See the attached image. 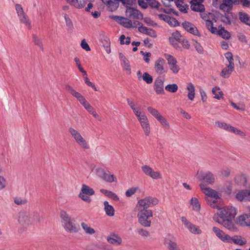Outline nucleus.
I'll use <instances>...</instances> for the list:
<instances>
[{"mask_svg":"<svg viewBox=\"0 0 250 250\" xmlns=\"http://www.w3.org/2000/svg\"><path fill=\"white\" fill-rule=\"evenodd\" d=\"M236 215V210L233 207H225L220 208L219 211L215 213L213 217L214 221L223 225L226 228L231 231L236 229L233 220Z\"/></svg>","mask_w":250,"mask_h":250,"instance_id":"nucleus-1","label":"nucleus"},{"mask_svg":"<svg viewBox=\"0 0 250 250\" xmlns=\"http://www.w3.org/2000/svg\"><path fill=\"white\" fill-rule=\"evenodd\" d=\"M60 218L62 226L66 232L76 233L80 229L79 224L76 223L65 211L63 210L61 211Z\"/></svg>","mask_w":250,"mask_h":250,"instance_id":"nucleus-2","label":"nucleus"},{"mask_svg":"<svg viewBox=\"0 0 250 250\" xmlns=\"http://www.w3.org/2000/svg\"><path fill=\"white\" fill-rule=\"evenodd\" d=\"M40 221L39 215L37 213L33 215L26 211H21L18 215V221L23 226H27L34 223L35 220Z\"/></svg>","mask_w":250,"mask_h":250,"instance_id":"nucleus-3","label":"nucleus"},{"mask_svg":"<svg viewBox=\"0 0 250 250\" xmlns=\"http://www.w3.org/2000/svg\"><path fill=\"white\" fill-rule=\"evenodd\" d=\"M68 132L79 146L84 149L90 148L88 142L83 137L78 129L70 127L68 128Z\"/></svg>","mask_w":250,"mask_h":250,"instance_id":"nucleus-4","label":"nucleus"},{"mask_svg":"<svg viewBox=\"0 0 250 250\" xmlns=\"http://www.w3.org/2000/svg\"><path fill=\"white\" fill-rule=\"evenodd\" d=\"M152 216L151 210H140L137 214L139 223L145 227H150Z\"/></svg>","mask_w":250,"mask_h":250,"instance_id":"nucleus-5","label":"nucleus"},{"mask_svg":"<svg viewBox=\"0 0 250 250\" xmlns=\"http://www.w3.org/2000/svg\"><path fill=\"white\" fill-rule=\"evenodd\" d=\"M158 203V200L156 198L147 197L143 199L140 200L137 203L138 210H148L149 207H153Z\"/></svg>","mask_w":250,"mask_h":250,"instance_id":"nucleus-6","label":"nucleus"},{"mask_svg":"<svg viewBox=\"0 0 250 250\" xmlns=\"http://www.w3.org/2000/svg\"><path fill=\"white\" fill-rule=\"evenodd\" d=\"M136 117L141 125L145 134L146 136H149L150 133V125L145 113L143 111L141 113L136 115Z\"/></svg>","mask_w":250,"mask_h":250,"instance_id":"nucleus-7","label":"nucleus"},{"mask_svg":"<svg viewBox=\"0 0 250 250\" xmlns=\"http://www.w3.org/2000/svg\"><path fill=\"white\" fill-rule=\"evenodd\" d=\"M94 194L95 191L92 188L83 184L79 194V197L85 202L90 203L91 199L90 196L94 195Z\"/></svg>","mask_w":250,"mask_h":250,"instance_id":"nucleus-8","label":"nucleus"},{"mask_svg":"<svg viewBox=\"0 0 250 250\" xmlns=\"http://www.w3.org/2000/svg\"><path fill=\"white\" fill-rule=\"evenodd\" d=\"M215 125L218 127H220L228 131L233 133L235 134L239 135L242 137H244L246 136L245 133L242 131L241 130H239L226 123L217 121L215 122Z\"/></svg>","mask_w":250,"mask_h":250,"instance_id":"nucleus-9","label":"nucleus"},{"mask_svg":"<svg viewBox=\"0 0 250 250\" xmlns=\"http://www.w3.org/2000/svg\"><path fill=\"white\" fill-rule=\"evenodd\" d=\"M143 173L146 176L150 177L154 180L160 179L162 178V175L160 171H154V170L148 165H143L141 167Z\"/></svg>","mask_w":250,"mask_h":250,"instance_id":"nucleus-10","label":"nucleus"},{"mask_svg":"<svg viewBox=\"0 0 250 250\" xmlns=\"http://www.w3.org/2000/svg\"><path fill=\"white\" fill-rule=\"evenodd\" d=\"M96 172L98 176L107 183H112L113 182H117V181L115 176L113 174H111L109 172H106L103 169L97 168Z\"/></svg>","mask_w":250,"mask_h":250,"instance_id":"nucleus-11","label":"nucleus"},{"mask_svg":"<svg viewBox=\"0 0 250 250\" xmlns=\"http://www.w3.org/2000/svg\"><path fill=\"white\" fill-rule=\"evenodd\" d=\"M181 221L185 227L192 233L200 234L202 233L199 227L197 226L188 221L185 217H181Z\"/></svg>","mask_w":250,"mask_h":250,"instance_id":"nucleus-12","label":"nucleus"},{"mask_svg":"<svg viewBox=\"0 0 250 250\" xmlns=\"http://www.w3.org/2000/svg\"><path fill=\"white\" fill-rule=\"evenodd\" d=\"M165 58L167 61V63L169 69L174 74H177L180 70V67L177 65L176 59L172 56L169 54H165Z\"/></svg>","mask_w":250,"mask_h":250,"instance_id":"nucleus-13","label":"nucleus"},{"mask_svg":"<svg viewBox=\"0 0 250 250\" xmlns=\"http://www.w3.org/2000/svg\"><path fill=\"white\" fill-rule=\"evenodd\" d=\"M197 178L199 180H204L209 184L212 185L214 183L215 178L214 175L210 171L204 172L200 171L197 174Z\"/></svg>","mask_w":250,"mask_h":250,"instance_id":"nucleus-14","label":"nucleus"},{"mask_svg":"<svg viewBox=\"0 0 250 250\" xmlns=\"http://www.w3.org/2000/svg\"><path fill=\"white\" fill-rule=\"evenodd\" d=\"M200 188L202 192L206 195L215 199H219L221 197V194L216 190L208 187L204 184L200 185Z\"/></svg>","mask_w":250,"mask_h":250,"instance_id":"nucleus-15","label":"nucleus"},{"mask_svg":"<svg viewBox=\"0 0 250 250\" xmlns=\"http://www.w3.org/2000/svg\"><path fill=\"white\" fill-rule=\"evenodd\" d=\"M165 60L160 58L155 62L154 69L155 72L158 74H163L166 72L167 68L165 67Z\"/></svg>","mask_w":250,"mask_h":250,"instance_id":"nucleus-16","label":"nucleus"},{"mask_svg":"<svg viewBox=\"0 0 250 250\" xmlns=\"http://www.w3.org/2000/svg\"><path fill=\"white\" fill-rule=\"evenodd\" d=\"M125 13L126 15L130 18L138 20H143L144 19L142 13L138 9L133 7L126 8Z\"/></svg>","mask_w":250,"mask_h":250,"instance_id":"nucleus-17","label":"nucleus"},{"mask_svg":"<svg viewBox=\"0 0 250 250\" xmlns=\"http://www.w3.org/2000/svg\"><path fill=\"white\" fill-rule=\"evenodd\" d=\"M110 18L125 28H129L133 27L131 21L127 18L118 16H112Z\"/></svg>","mask_w":250,"mask_h":250,"instance_id":"nucleus-18","label":"nucleus"},{"mask_svg":"<svg viewBox=\"0 0 250 250\" xmlns=\"http://www.w3.org/2000/svg\"><path fill=\"white\" fill-rule=\"evenodd\" d=\"M107 241L115 246H120L122 243V239L118 234L112 232L106 238Z\"/></svg>","mask_w":250,"mask_h":250,"instance_id":"nucleus-19","label":"nucleus"},{"mask_svg":"<svg viewBox=\"0 0 250 250\" xmlns=\"http://www.w3.org/2000/svg\"><path fill=\"white\" fill-rule=\"evenodd\" d=\"M165 244L169 250H172L178 247L176 237L170 234H167L165 238Z\"/></svg>","mask_w":250,"mask_h":250,"instance_id":"nucleus-20","label":"nucleus"},{"mask_svg":"<svg viewBox=\"0 0 250 250\" xmlns=\"http://www.w3.org/2000/svg\"><path fill=\"white\" fill-rule=\"evenodd\" d=\"M236 199L240 202H250V190H239L235 195Z\"/></svg>","mask_w":250,"mask_h":250,"instance_id":"nucleus-21","label":"nucleus"},{"mask_svg":"<svg viewBox=\"0 0 250 250\" xmlns=\"http://www.w3.org/2000/svg\"><path fill=\"white\" fill-rule=\"evenodd\" d=\"M109 11H116L119 6L120 0H101Z\"/></svg>","mask_w":250,"mask_h":250,"instance_id":"nucleus-22","label":"nucleus"},{"mask_svg":"<svg viewBox=\"0 0 250 250\" xmlns=\"http://www.w3.org/2000/svg\"><path fill=\"white\" fill-rule=\"evenodd\" d=\"M212 231L215 235L224 242L227 243L230 240V236L225 233L219 228L216 227L212 228Z\"/></svg>","mask_w":250,"mask_h":250,"instance_id":"nucleus-23","label":"nucleus"},{"mask_svg":"<svg viewBox=\"0 0 250 250\" xmlns=\"http://www.w3.org/2000/svg\"><path fill=\"white\" fill-rule=\"evenodd\" d=\"M203 0H192L191 1V9L196 12H203L205 10L204 5L203 4Z\"/></svg>","mask_w":250,"mask_h":250,"instance_id":"nucleus-24","label":"nucleus"},{"mask_svg":"<svg viewBox=\"0 0 250 250\" xmlns=\"http://www.w3.org/2000/svg\"><path fill=\"white\" fill-rule=\"evenodd\" d=\"M126 101L128 105L131 108L135 116L143 112L141 107L137 106V104L133 100L128 98L126 99Z\"/></svg>","mask_w":250,"mask_h":250,"instance_id":"nucleus-25","label":"nucleus"},{"mask_svg":"<svg viewBox=\"0 0 250 250\" xmlns=\"http://www.w3.org/2000/svg\"><path fill=\"white\" fill-rule=\"evenodd\" d=\"M154 89L157 94H161L164 93V82L160 78H157L154 84Z\"/></svg>","mask_w":250,"mask_h":250,"instance_id":"nucleus-26","label":"nucleus"},{"mask_svg":"<svg viewBox=\"0 0 250 250\" xmlns=\"http://www.w3.org/2000/svg\"><path fill=\"white\" fill-rule=\"evenodd\" d=\"M183 27L187 31L193 35H196L198 33L197 28L191 23L185 21L182 23Z\"/></svg>","mask_w":250,"mask_h":250,"instance_id":"nucleus-27","label":"nucleus"},{"mask_svg":"<svg viewBox=\"0 0 250 250\" xmlns=\"http://www.w3.org/2000/svg\"><path fill=\"white\" fill-rule=\"evenodd\" d=\"M234 70V66L228 65V64L226 63V67L222 69L220 75L224 78H229Z\"/></svg>","mask_w":250,"mask_h":250,"instance_id":"nucleus-28","label":"nucleus"},{"mask_svg":"<svg viewBox=\"0 0 250 250\" xmlns=\"http://www.w3.org/2000/svg\"><path fill=\"white\" fill-rule=\"evenodd\" d=\"M119 56L123 62L122 66L124 70L126 71L128 74H130L131 69L128 60L122 53L120 54Z\"/></svg>","mask_w":250,"mask_h":250,"instance_id":"nucleus-29","label":"nucleus"},{"mask_svg":"<svg viewBox=\"0 0 250 250\" xmlns=\"http://www.w3.org/2000/svg\"><path fill=\"white\" fill-rule=\"evenodd\" d=\"M219 35L225 40H228L230 37V34L222 26H219L217 32L215 34Z\"/></svg>","mask_w":250,"mask_h":250,"instance_id":"nucleus-30","label":"nucleus"},{"mask_svg":"<svg viewBox=\"0 0 250 250\" xmlns=\"http://www.w3.org/2000/svg\"><path fill=\"white\" fill-rule=\"evenodd\" d=\"M104 205L105 214L110 217L114 216L115 210L113 206L109 205L107 201H104Z\"/></svg>","mask_w":250,"mask_h":250,"instance_id":"nucleus-31","label":"nucleus"},{"mask_svg":"<svg viewBox=\"0 0 250 250\" xmlns=\"http://www.w3.org/2000/svg\"><path fill=\"white\" fill-rule=\"evenodd\" d=\"M247 241L245 239H242L240 236H235L234 237L230 236V240L227 241V243H234L235 244L240 246H243L246 243Z\"/></svg>","mask_w":250,"mask_h":250,"instance_id":"nucleus-32","label":"nucleus"},{"mask_svg":"<svg viewBox=\"0 0 250 250\" xmlns=\"http://www.w3.org/2000/svg\"><path fill=\"white\" fill-rule=\"evenodd\" d=\"M66 1L77 8H82L86 4L83 0H66Z\"/></svg>","mask_w":250,"mask_h":250,"instance_id":"nucleus-33","label":"nucleus"},{"mask_svg":"<svg viewBox=\"0 0 250 250\" xmlns=\"http://www.w3.org/2000/svg\"><path fill=\"white\" fill-rule=\"evenodd\" d=\"M100 191L101 193L104 194L105 196L112 199L114 201H118L119 200V198L118 197L117 195L111 191L105 189H101L100 190Z\"/></svg>","mask_w":250,"mask_h":250,"instance_id":"nucleus-34","label":"nucleus"},{"mask_svg":"<svg viewBox=\"0 0 250 250\" xmlns=\"http://www.w3.org/2000/svg\"><path fill=\"white\" fill-rule=\"evenodd\" d=\"M238 223L241 226H250V222H249V215L245 214L239 216L238 219Z\"/></svg>","mask_w":250,"mask_h":250,"instance_id":"nucleus-35","label":"nucleus"},{"mask_svg":"<svg viewBox=\"0 0 250 250\" xmlns=\"http://www.w3.org/2000/svg\"><path fill=\"white\" fill-rule=\"evenodd\" d=\"M188 91V98L190 100H193L195 97V87L192 83H189L187 87Z\"/></svg>","mask_w":250,"mask_h":250,"instance_id":"nucleus-36","label":"nucleus"},{"mask_svg":"<svg viewBox=\"0 0 250 250\" xmlns=\"http://www.w3.org/2000/svg\"><path fill=\"white\" fill-rule=\"evenodd\" d=\"M190 204L192 206V209L196 211H199L201 208V206L197 198L192 197L190 201Z\"/></svg>","mask_w":250,"mask_h":250,"instance_id":"nucleus-37","label":"nucleus"},{"mask_svg":"<svg viewBox=\"0 0 250 250\" xmlns=\"http://www.w3.org/2000/svg\"><path fill=\"white\" fill-rule=\"evenodd\" d=\"M235 183L239 185H245L247 182L245 175L241 174L237 175L235 178Z\"/></svg>","mask_w":250,"mask_h":250,"instance_id":"nucleus-38","label":"nucleus"},{"mask_svg":"<svg viewBox=\"0 0 250 250\" xmlns=\"http://www.w3.org/2000/svg\"><path fill=\"white\" fill-rule=\"evenodd\" d=\"M239 19L242 22L250 26V16L247 13H240Z\"/></svg>","mask_w":250,"mask_h":250,"instance_id":"nucleus-39","label":"nucleus"},{"mask_svg":"<svg viewBox=\"0 0 250 250\" xmlns=\"http://www.w3.org/2000/svg\"><path fill=\"white\" fill-rule=\"evenodd\" d=\"M232 3L229 0H223L222 3L220 5V9L224 11H228L230 9Z\"/></svg>","mask_w":250,"mask_h":250,"instance_id":"nucleus-40","label":"nucleus"},{"mask_svg":"<svg viewBox=\"0 0 250 250\" xmlns=\"http://www.w3.org/2000/svg\"><path fill=\"white\" fill-rule=\"evenodd\" d=\"M200 16L206 22L214 19V15L211 13H205V11L200 12Z\"/></svg>","mask_w":250,"mask_h":250,"instance_id":"nucleus-41","label":"nucleus"},{"mask_svg":"<svg viewBox=\"0 0 250 250\" xmlns=\"http://www.w3.org/2000/svg\"><path fill=\"white\" fill-rule=\"evenodd\" d=\"M81 226L84 232L88 234H93L95 233V230L87 224L83 222L81 223Z\"/></svg>","mask_w":250,"mask_h":250,"instance_id":"nucleus-42","label":"nucleus"},{"mask_svg":"<svg viewBox=\"0 0 250 250\" xmlns=\"http://www.w3.org/2000/svg\"><path fill=\"white\" fill-rule=\"evenodd\" d=\"M174 3L181 12H183L184 13L187 12V10L188 9V6L185 4L183 1H179L177 0V1H174Z\"/></svg>","mask_w":250,"mask_h":250,"instance_id":"nucleus-43","label":"nucleus"},{"mask_svg":"<svg viewBox=\"0 0 250 250\" xmlns=\"http://www.w3.org/2000/svg\"><path fill=\"white\" fill-rule=\"evenodd\" d=\"M19 18L20 20L21 23L24 24L29 28H31V23L29 21L28 17L27 15H26L25 14H24L22 16H19Z\"/></svg>","mask_w":250,"mask_h":250,"instance_id":"nucleus-44","label":"nucleus"},{"mask_svg":"<svg viewBox=\"0 0 250 250\" xmlns=\"http://www.w3.org/2000/svg\"><path fill=\"white\" fill-rule=\"evenodd\" d=\"M212 92L213 95H214V98L217 99H220L223 95V92L220 90V88L217 86L213 87L212 88Z\"/></svg>","mask_w":250,"mask_h":250,"instance_id":"nucleus-45","label":"nucleus"},{"mask_svg":"<svg viewBox=\"0 0 250 250\" xmlns=\"http://www.w3.org/2000/svg\"><path fill=\"white\" fill-rule=\"evenodd\" d=\"M33 41L35 45L38 46L42 50H43V44L41 39L36 35H33Z\"/></svg>","mask_w":250,"mask_h":250,"instance_id":"nucleus-46","label":"nucleus"},{"mask_svg":"<svg viewBox=\"0 0 250 250\" xmlns=\"http://www.w3.org/2000/svg\"><path fill=\"white\" fill-rule=\"evenodd\" d=\"M157 120L160 122L161 125L166 129L169 128V124L167 121V119L164 117L162 115L159 116Z\"/></svg>","mask_w":250,"mask_h":250,"instance_id":"nucleus-47","label":"nucleus"},{"mask_svg":"<svg viewBox=\"0 0 250 250\" xmlns=\"http://www.w3.org/2000/svg\"><path fill=\"white\" fill-rule=\"evenodd\" d=\"M206 25L208 30L212 33L215 34L217 32L218 29L216 27H214L212 20L206 22Z\"/></svg>","mask_w":250,"mask_h":250,"instance_id":"nucleus-48","label":"nucleus"},{"mask_svg":"<svg viewBox=\"0 0 250 250\" xmlns=\"http://www.w3.org/2000/svg\"><path fill=\"white\" fill-rule=\"evenodd\" d=\"M207 202L208 204L212 208H216L218 210H219L221 208L218 202L216 200L211 199H208L207 200Z\"/></svg>","mask_w":250,"mask_h":250,"instance_id":"nucleus-49","label":"nucleus"},{"mask_svg":"<svg viewBox=\"0 0 250 250\" xmlns=\"http://www.w3.org/2000/svg\"><path fill=\"white\" fill-rule=\"evenodd\" d=\"M225 57L226 59L227 60L228 62V65H231L232 66H234V60L232 54L231 52H228L226 53L225 54Z\"/></svg>","mask_w":250,"mask_h":250,"instance_id":"nucleus-50","label":"nucleus"},{"mask_svg":"<svg viewBox=\"0 0 250 250\" xmlns=\"http://www.w3.org/2000/svg\"><path fill=\"white\" fill-rule=\"evenodd\" d=\"M147 111L156 119L159 117V116L161 115L157 110L152 107L149 106L147 107Z\"/></svg>","mask_w":250,"mask_h":250,"instance_id":"nucleus-51","label":"nucleus"},{"mask_svg":"<svg viewBox=\"0 0 250 250\" xmlns=\"http://www.w3.org/2000/svg\"><path fill=\"white\" fill-rule=\"evenodd\" d=\"M178 88V87L177 85L175 83L168 84L165 87L166 90L172 93L176 92L177 91Z\"/></svg>","mask_w":250,"mask_h":250,"instance_id":"nucleus-52","label":"nucleus"},{"mask_svg":"<svg viewBox=\"0 0 250 250\" xmlns=\"http://www.w3.org/2000/svg\"><path fill=\"white\" fill-rule=\"evenodd\" d=\"M64 20L65 21L66 26L69 29L72 30L74 28V26H73V23H72L71 19L69 17V16L67 14H65L64 15Z\"/></svg>","mask_w":250,"mask_h":250,"instance_id":"nucleus-53","label":"nucleus"},{"mask_svg":"<svg viewBox=\"0 0 250 250\" xmlns=\"http://www.w3.org/2000/svg\"><path fill=\"white\" fill-rule=\"evenodd\" d=\"M120 1L126 8L131 7V6L135 4L136 2V0H120Z\"/></svg>","mask_w":250,"mask_h":250,"instance_id":"nucleus-54","label":"nucleus"},{"mask_svg":"<svg viewBox=\"0 0 250 250\" xmlns=\"http://www.w3.org/2000/svg\"><path fill=\"white\" fill-rule=\"evenodd\" d=\"M142 78L147 83H151L153 82L152 77L147 72H145L143 74Z\"/></svg>","mask_w":250,"mask_h":250,"instance_id":"nucleus-55","label":"nucleus"},{"mask_svg":"<svg viewBox=\"0 0 250 250\" xmlns=\"http://www.w3.org/2000/svg\"><path fill=\"white\" fill-rule=\"evenodd\" d=\"M181 36L179 32L176 31L172 34V37L169 38V40L170 42H171L172 40H175L176 41L180 42L181 41Z\"/></svg>","mask_w":250,"mask_h":250,"instance_id":"nucleus-56","label":"nucleus"},{"mask_svg":"<svg viewBox=\"0 0 250 250\" xmlns=\"http://www.w3.org/2000/svg\"><path fill=\"white\" fill-rule=\"evenodd\" d=\"M120 43L121 44H129L131 42V39L129 37L125 38L124 35H122L120 38Z\"/></svg>","mask_w":250,"mask_h":250,"instance_id":"nucleus-57","label":"nucleus"},{"mask_svg":"<svg viewBox=\"0 0 250 250\" xmlns=\"http://www.w3.org/2000/svg\"><path fill=\"white\" fill-rule=\"evenodd\" d=\"M149 5L151 8H158L160 6V3L155 0H146Z\"/></svg>","mask_w":250,"mask_h":250,"instance_id":"nucleus-58","label":"nucleus"},{"mask_svg":"<svg viewBox=\"0 0 250 250\" xmlns=\"http://www.w3.org/2000/svg\"><path fill=\"white\" fill-rule=\"evenodd\" d=\"M138 190L137 188H131L128 189L125 192L126 196L129 197L133 195Z\"/></svg>","mask_w":250,"mask_h":250,"instance_id":"nucleus-59","label":"nucleus"},{"mask_svg":"<svg viewBox=\"0 0 250 250\" xmlns=\"http://www.w3.org/2000/svg\"><path fill=\"white\" fill-rule=\"evenodd\" d=\"M158 17L159 19L163 20L167 23L168 22L169 20H170L171 19V17L165 14H158Z\"/></svg>","mask_w":250,"mask_h":250,"instance_id":"nucleus-60","label":"nucleus"},{"mask_svg":"<svg viewBox=\"0 0 250 250\" xmlns=\"http://www.w3.org/2000/svg\"><path fill=\"white\" fill-rule=\"evenodd\" d=\"M65 89L68 92H69L74 97L76 96L78 92L71 86L69 85H66Z\"/></svg>","mask_w":250,"mask_h":250,"instance_id":"nucleus-61","label":"nucleus"},{"mask_svg":"<svg viewBox=\"0 0 250 250\" xmlns=\"http://www.w3.org/2000/svg\"><path fill=\"white\" fill-rule=\"evenodd\" d=\"M231 105L237 110L244 111L245 109V106L243 104H239L237 105L236 104L231 102Z\"/></svg>","mask_w":250,"mask_h":250,"instance_id":"nucleus-62","label":"nucleus"},{"mask_svg":"<svg viewBox=\"0 0 250 250\" xmlns=\"http://www.w3.org/2000/svg\"><path fill=\"white\" fill-rule=\"evenodd\" d=\"M15 7L18 17L20 16H22L23 14H25L23 12L22 7L20 4H16Z\"/></svg>","mask_w":250,"mask_h":250,"instance_id":"nucleus-63","label":"nucleus"},{"mask_svg":"<svg viewBox=\"0 0 250 250\" xmlns=\"http://www.w3.org/2000/svg\"><path fill=\"white\" fill-rule=\"evenodd\" d=\"M7 184V182L5 178L2 176H0V189L4 188Z\"/></svg>","mask_w":250,"mask_h":250,"instance_id":"nucleus-64","label":"nucleus"}]
</instances>
